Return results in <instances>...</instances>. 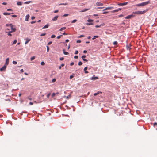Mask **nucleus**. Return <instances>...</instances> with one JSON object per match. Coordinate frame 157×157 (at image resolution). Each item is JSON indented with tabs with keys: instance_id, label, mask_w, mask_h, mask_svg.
Listing matches in <instances>:
<instances>
[{
	"instance_id": "obj_17",
	"label": "nucleus",
	"mask_w": 157,
	"mask_h": 157,
	"mask_svg": "<svg viewBox=\"0 0 157 157\" xmlns=\"http://www.w3.org/2000/svg\"><path fill=\"white\" fill-rule=\"evenodd\" d=\"M63 53L64 55H67L69 54V53L65 51V50L64 49H63Z\"/></svg>"
},
{
	"instance_id": "obj_21",
	"label": "nucleus",
	"mask_w": 157,
	"mask_h": 157,
	"mask_svg": "<svg viewBox=\"0 0 157 157\" xmlns=\"http://www.w3.org/2000/svg\"><path fill=\"white\" fill-rule=\"evenodd\" d=\"M66 29V28L65 27H62V28H61L60 29H59V31H62L63 30H64L65 29Z\"/></svg>"
},
{
	"instance_id": "obj_7",
	"label": "nucleus",
	"mask_w": 157,
	"mask_h": 157,
	"mask_svg": "<svg viewBox=\"0 0 157 157\" xmlns=\"http://www.w3.org/2000/svg\"><path fill=\"white\" fill-rule=\"evenodd\" d=\"M98 79V77L95 76V75L91 77V79L92 80H95Z\"/></svg>"
},
{
	"instance_id": "obj_35",
	"label": "nucleus",
	"mask_w": 157,
	"mask_h": 157,
	"mask_svg": "<svg viewBox=\"0 0 157 157\" xmlns=\"http://www.w3.org/2000/svg\"><path fill=\"white\" fill-rule=\"evenodd\" d=\"M56 81V78H54L52 79V82L53 83L54 82Z\"/></svg>"
},
{
	"instance_id": "obj_37",
	"label": "nucleus",
	"mask_w": 157,
	"mask_h": 157,
	"mask_svg": "<svg viewBox=\"0 0 157 157\" xmlns=\"http://www.w3.org/2000/svg\"><path fill=\"white\" fill-rule=\"evenodd\" d=\"M88 9H84L83 11H82V12H85V11H86L87 10H88Z\"/></svg>"
},
{
	"instance_id": "obj_4",
	"label": "nucleus",
	"mask_w": 157,
	"mask_h": 157,
	"mask_svg": "<svg viewBox=\"0 0 157 157\" xmlns=\"http://www.w3.org/2000/svg\"><path fill=\"white\" fill-rule=\"evenodd\" d=\"M6 67V66L4 65L2 68H0V71H2L5 70Z\"/></svg>"
},
{
	"instance_id": "obj_6",
	"label": "nucleus",
	"mask_w": 157,
	"mask_h": 157,
	"mask_svg": "<svg viewBox=\"0 0 157 157\" xmlns=\"http://www.w3.org/2000/svg\"><path fill=\"white\" fill-rule=\"evenodd\" d=\"M103 4L102 3H101L100 2H97L96 3V6H103Z\"/></svg>"
},
{
	"instance_id": "obj_64",
	"label": "nucleus",
	"mask_w": 157,
	"mask_h": 157,
	"mask_svg": "<svg viewBox=\"0 0 157 157\" xmlns=\"http://www.w3.org/2000/svg\"><path fill=\"white\" fill-rule=\"evenodd\" d=\"M35 18V17L34 16H32L31 17V19L32 20H33Z\"/></svg>"
},
{
	"instance_id": "obj_23",
	"label": "nucleus",
	"mask_w": 157,
	"mask_h": 157,
	"mask_svg": "<svg viewBox=\"0 0 157 157\" xmlns=\"http://www.w3.org/2000/svg\"><path fill=\"white\" fill-rule=\"evenodd\" d=\"M12 33L11 31H10L8 33V35L9 36H12V34H11V33Z\"/></svg>"
},
{
	"instance_id": "obj_54",
	"label": "nucleus",
	"mask_w": 157,
	"mask_h": 157,
	"mask_svg": "<svg viewBox=\"0 0 157 157\" xmlns=\"http://www.w3.org/2000/svg\"><path fill=\"white\" fill-rule=\"evenodd\" d=\"M55 94H56L55 93H53L52 95V97H54L55 96Z\"/></svg>"
},
{
	"instance_id": "obj_32",
	"label": "nucleus",
	"mask_w": 157,
	"mask_h": 157,
	"mask_svg": "<svg viewBox=\"0 0 157 157\" xmlns=\"http://www.w3.org/2000/svg\"><path fill=\"white\" fill-rule=\"evenodd\" d=\"M82 63L81 62V61H79V62H78V65H79V66H80V65H81L82 64Z\"/></svg>"
},
{
	"instance_id": "obj_16",
	"label": "nucleus",
	"mask_w": 157,
	"mask_h": 157,
	"mask_svg": "<svg viewBox=\"0 0 157 157\" xmlns=\"http://www.w3.org/2000/svg\"><path fill=\"white\" fill-rule=\"evenodd\" d=\"M99 93H102L101 92V91H98L97 93H94V96H96L99 94Z\"/></svg>"
},
{
	"instance_id": "obj_13",
	"label": "nucleus",
	"mask_w": 157,
	"mask_h": 157,
	"mask_svg": "<svg viewBox=\"0 0 157 157\" xmlns=\"http://www.w3.org/2000/svg\"><path fill=\"white\" fill-rule=\"evenodd\" d=\"M11 31H10L12 32H15L16 30V29L15 28H13V27L11 28Z\"/></svg>"
},
{
	"instance_id": "obj_51",
	"label": "nucleus",
	"mask_w": 157,
	"mask_h": 157,
	"mask_svg": "<svg viewBox=\"0 0 157 157\" xmlns=\"http://www.w3.org/2000/svg\"><path fill=\"white\" fill-rule=\"evenodd\" d=\"M50 93H49L47 95V98H49V97L50 96Z\"/></svg>"
},
{
	"instance_id": "obj_41",
	"label": "nucleus",
	"mask_w": 157,
	"mask_h": 157,
	"mask_svg": "<svg viewBox=\"0 0 157 157\" xmlns=\"http://www.w3.org/2000/svg\"><path fill=\"white\" fill-rule=\"evenodd\" d=\"M62 36H63L62 35H61L57 36V39H59Z\"/></svg>"
},
{
	"instance_id": "obj_47",
	"label": "nucleus",
	"mask_w": 157,
	"mask_h": 157,
	"mask_svg": "<svg viewBox=\"0 0 157 157\" xmlns=\"http://www.w3.org/2000/svg\"><path fill=\"white\" fill-rule=\"evenodd\" d=\"M71 96V95H69L68 96H67L66 97V98L67 99H69V98Z\"/></svg>"
},
{
	"instance_id": "obj_10",
	"label": "nucleus",
	"mask_w": 157,
	"mask_h": 157,
	"mask_svg": "<svg viewBox=\"0 0 157 157\" xmlns=\"http://www.w3.org/2000/svg\"><path fill=\"white\" fill-rule=\"evenodd\" d=\"M9 58H7L6 60V62H5V65L7 66L9 64Z\"/></svg>"
},
{
	"instance_id": "obj_44",
	"label": "nucleus",
	"mask_w": 157,
	"mask_h": 157,
	"mask_svg": "<svg viewBox=\"0 0 157 157\" xmlns=\"http://www.w3.org/2000/svg\"><path fill=\"white\" fill-rule=\"evenodd\" d=\"M9 26H10L11 28L13 27V25L12 24H9Z\"/></svg>"
},
{
	"instance_id": "obj_19",
	"label": "nucleus",
	"mask_w": 157,
	"mask_h": 157,
	"mask_svg": "<svg viewBox=\"0 0 157 157\" xmlns=\"http://www.w3.org/2000/svg\"><path fill=\"white\" fill-rule=\"evenodd\" d=\"M64 66V64H62L61 65L59 66V69H61V68L62 67H63Z\"/></svg>"
},
{
	"instance_id": "obj_56",
	"label": "nucleus",
	"mask_w": 157,
	"mask_h": 157,
	"mask_svg": "<svg viewBox=\"0 0 157 157\" xmlns=\"http://www.w3.org/2000/svg\"><path fill=\"white\" fill-rule=\"evenodd\" d=\"M52 43V42L50 41L47 44L48 45H50Z\"/></svg>"
},
{
	"instance_id": "obj_18",
	"label": "nucleus",
	"mask_w": 157,
	"mask_h": 157,
	"mask_svg": "<svg viewBox=\"0 0 157 157\" xmlns=\"http://www.w3.org/2000/svg\"><path fill=\"white\" fill-rule=\"evenodd\" d=\"M3 14L4 15H10L11 14V13H8L6 12H4Z\"/></svg>"
},
{
	"instance_id": "obj_14",
	"label": "nucleus",
	"mask_w": 157,
	"mask_h": 157,
	"mask_svg": "<svg viewBox=\"0 0 157 157\" xmlns=\"http://www.w3.org/2000/svg\"><path fill=\"white\" fill-rule=\"evenodd\" d=\"M25 40H26L25 42V44H27L31 40L29 38H26Z\"/></svg>"
},
{
	"instance_id": "obj_42",
	"label": "nucleus",
	"mask_w": 157,
	"mask_h": 157,
	"mask_svg": "<svg viewBox=\"0 0 157 157\" xmlns=\"http://www.w3.org/2000/svg\"><path fill=\"white\" fill-rule=\"evenodd\" d=\"M87 68H88V67H85L84 68V71H86V70H87Z\"/></svg>"
},
{
	"instance_id": "obj_59",
	"label": "nucleus",
	"mask_w": 157,
	"mask_h": 157,
	"mask_svg": "<svg viewBox=\"0 0 157 157\" xmlns=\"http://www.w3.org/2000/svg\"><path fill=\"white\" fill-rule=\"evenodd\" d=\"M36 22V21H32V22H31V23L32 24H33L35 23Z\"/></svg>"
},
{
	"instance_id": "obj_25",
	"label": "nucleus",
	"mask_w": 157,
	"mask_h": 157,
	"mask_svg": "<svg viewBox=\"0 0 157 157\" xmlns=\"http://www.w3.org/2000/svg\"><path fill=\"white\" fill-rule=\"evenodd\" d=\"M17 40H14V41L13 42V43L12 44L13 45V44H16V43H17Z\"/></svg>"
},
{
	"instance_id": "obj_48",
	"label": "nucleus",
	"mask_w": 157,
	"mask_h": 157,
	"mask_svg": "<svg viewBox=\"0 0 157 157\" xmlns=\"http://www.w3.org/2000/svg\"><path fill=\"white\" fill-rule=\"evenodd\" d=\"M78 51H77V50H76V51H75V54H78Z\"/></svg>"
},
{
	"instance_id": "obj_26",
	"label": "nucleus",
	"mask_w": 157,
	"mask_h": 157,
	"mask_svg": "<svg viewBox=\"0 0 157 157\" xmlns=\"http://www.w3.org/2000/svg\"><path fill=\"white\" fill-rule=\"evenodd\" d=\"M35 59V57L34 56H33L31 58L30 60H31V61H32V60L34 59Z\"/></svg>"
},
{
	"instance_id": "obj_62",
	"label": "nucleus",
	"mask_w": 157,
	"mask_h": 157,
	"mask_svg": "<svg viewBox=\"0 0 157 157\" xmlns=\"http://www.w3.org/2000/svg\"><path fill=\"white\" fill-rule=\"evenodd\" d=\"M27 98L30 100H32V98H30L29 97H28Z\"/></svg>"
},
{
	"instance_id": "obj_12",
	"label": "nucleus",
	"mask_w": 157,
	"mask_h": 157,
	"mask_svg": "<svg viewBox=\"0 0 157 157\" xmlns=\"http://www.w3.org/2000/svg\"><path fill=\"white\" fill-rule=\"evenodd\" d=\"M50 26V25L48 23L46 25L44 26L43 28V29H44L45 28H48Z\"/></svg>"
},
{
	"instance_id": "obj_33",
	"label": "nucleus",
	"mask_w": 157,
	"mask_h": 157,
	"mask_svg": "<svg viewBox=\"0 0 157 157\" xmlns=\"http://www.w3.org/2000/svg\"><path fill=\"white\" fill-rule=\"evenodd\" d=\"M41 65H45V63L43 61L41 62Z\"/></svg>"
},
{
	"instance_id": "obj_36",
	"label": "nucleus",
	"mask_w": 157,
	"mask_h": 157,
	"mask_svg": "<svg viewBox=\"0 0 157 157\" xmlns=\"http://www.w3.org/2000/svg\"><path fill=\"white\" fill-rule=\"evenodd\" d=\"M12 63L14 64H17V62L14 61H13Z\"/></svg>"
},
{
	"instance_id": "obj_52",
	"label": "nucleus",
	"mask_w": 157,
	"mask_h": 157,
	"mask_svg": "<svg viewBox=\"0 0 157 157\" xmlns=\"http://www.w3.org/2000/svg\"><path fill=\"white\" fill-rule=\"evenodd\" d=\"M64 59V58L63 57H60V58H59V60H63Z\"/></svg>"
},
{
	"instance_id": "obj_39",
	"label": "nucleus",
	"mask_w": 157,
	"mask_h": 157,
	"mask_svg": "<svg viewBox=\"0 0 157 157\" xmlns=\"http://www.w3.org/2000/svg\"><path fill=\"white\" fill-rule=\"evenodd\" d=\"M113 44L114 45H117V41H115L114 42Z\"/></svg>"
},
{
	"instance_id": "obj_28",
	"label": "nucleus",
	"mask_w": 157,
	"mask_h": 157,
	"mask_svg": "<svg viewBox=\"0 0 157 157\" xmlns=\"http://www.w3.org/2000/svg\"><path fill=\"white\" fill-rule=\"evenodd\" d=\"M113 8V7H107V10H110Z\"/></svg>"
},
{
	"instance_id": "obj_15",
	"label": "nucleus",
	"mask_w": 157,
	"mask_h": 157,
	"mask_svg": "<svg viewBox=\"0 0 157 157\" xmlns=\"http://www.w3.org/2000/svg\"><path fill=\"white\" fill-rule=\"evenodd\" d=\"M23 2H17V4L18 6H21L22 5Z\"/></svg>"
},
{
	"instance_id": "obj_58",
	"label": "nucleus",
	"mask_w": 157,
	"mask_h": 157,
	"mask_svg": "<svg viewBox=\"0 0 157 157\" xmlns=\"http://www.w3.org/2000/svg\"><path fill=\"white\" fill-rule=\"evenodd\" d=\"M77 43H80L81 42V41L80 40H77L76 41Z\"/></svg>"
},
{
	"instance_id": "obj_38",
	"label": "nucleus",
	"mask_w": 157,
	"mask_h": 157,
	"mask_svg": "<svg viewBox=\"0 0 157 157\" xmlns=\"http://www.w3.org/2000/svg\"><path fill=\"white\" fill-rule=\"evenodd\" d=\"M86 57V56L85 55H83L82 56L81 58L83 59H84Z\"/></svg>"
},
{
	"instance_id": "obj_22",
	"label": "nucleus",
	"mask_w": 157,
	"mask_h": 157,
	"mask_svg": "<svg viewBox=\"0 0 157 157\" xmlns=\"http://www.w3.org/2000/svg\"><path fill=\"white\" fill-rule=\"evenodd\" d=\"M31 2L30 1H26L24 3L25 4H29Z\"/></svg>"
},
{
	"instance_id": "obj_45",
	"label": "nucleus",
	"mask_w": 157,
	"mask_h": 157,
	"mask_svg": "<svg viewBox=\"0 0 157 157\" xmlns=\"http://www.w3.org/2000/svg\"><path fill=\"white\" fill-rule=\"evenodd\" d=\"M56 37V36L54 35H52L51 36V37L52 38H55V37Z\"/></svg>"
},
{
	"instance_id": "obj_40",
	"label": "nucleus",
	"mask_w": 157,
	"mask_h": 157,
	"mask_svg": "<svg viewBox=\"0 0 157 157\" xmlns=\"http://www.w3.org/2000/svg\"><path fill=\"white\" fill-rule=\"evenodd\" d=\"M84 35H80V36H78V38H81V37H84Z\"/></svg>"
},
{
	"instance_id": "obj_20",
	"label": "nucleus",
	"mask_w": 157,
	"mask_h": 157,
	"mask_svg": "<svg viewBox=\"0 0 157 157\" xmlns=\"http://www.w3.org/2000/svg\"><path fill=\"white\" fill-rule=\"evenodd\" d=\"M68 5V3H60L59 4V5Z\"/></svg>"
},
{
	"instance_id": "obj_49",
	"label": "nucleus",
	"mask_w": 157,
	"mask_h": 157,
	"mask_svg": "<svg viewBox=\"0 0 157 157\" xmlns=\"http://www.w3.org/2000/svg\"><path fill=\"white\" fill-rule=\"evenodd\" d=\"M126 48L127 49H130V47L128 45H127Z\"/></svg>"
},
{
	"instance_id": "obj_29",
	"label": "nucleus",
	"mask_w": 157,
	"mask_h": 157,
	"mask_svg": "<svg viewBox=\"0 0 157 157\" xmlns=\"http://www.w3.org/2000/svg\"><path fill=\"white\" fill-rule=\"evenodd\" d=\"M118 11H118V9H117V10H114L112 12H113V13H114V12H117Z\"/></svg>"
},
{
	"instance_id": "obj_43",
	"label": "nucleus",
	"mask_w": 157,
	"mask_h": 157,
	"mask_svg": "<svg viewBox=\"0 0 157 157\" xmlns=\"http://www.w3.org/2000/svg\"><path fill=\"white\" fill-rule=\"evenodd\" d=\"M69 15V14H64L63 16V17H66V16H67Z\"/></svg>"
},
{
	"instance_id": "obj_1",
	"label": "nucleus",
	"mask_w": 157,
	"mask_h": 157,
	"mask_svg": "<svg viewBox=\"0 0 157 157\" xmlns=\"http://www.w3.org/2000/svg\"><path fill=\"white\" fill-rule=\"evenodd\" d=\"M150 3V1H148L142 2L141 3H139L136 5V6H142L146 5Z\"/></svg>"
},
{
	"instance_id": "obj_63",
	"label": "nucleus",
	"mask_w": 157,
	"mask_h": 157,
	"mask_svg": "<svg viewBox=\"0 0 157 157\" xmlns=\"http://www.w3.org/2000/svg\"><path fill=\"white\" fill-rule=\"evenodd\" d=\"M154 126H155L156 125H157V122H155L153 124Z\"/></svg>"
},
{
	"instance_id": "obj_30",
	"label": "nucleus",
	"mask_w": 157,
	"mask_h": 157,
	"mask_svg": "<svg viewBox=\"0 0 157 157\" xmlns=\"http://www.w3.org/2000/svg\"><path fill=\"white\" fill-rule=\"evenodd\" d=\"M45 35H46L45 33H43L41 34L40 36H44Z\"/></svg>"
},
{
	"instance_id": "obj_8",
	"label": "nucleus",
	"mask_w": 157,
	"mask_h": 157,
	"mask_svg": "<svg viewBox=\"0 0 157 157\" xmlns=\"http://www.w3.org/2000/svg\"><path fill=\"white\" fill-rule=\"evenodd\" d=\"M128 4V2H125L123 3H119L117 5L119 6H124L127 5Z\"/></svg>"
},
{
	"instance_id": "obj_55",
	"label": "nucleus",
	"mask_w": 157,
	"mask_h": 157,
	"mask_svg": "<svg viewBox=\"0 0 157 157\" xmlns=\"http://www.w3.org/2000/svg\"><path fill=\"white\" fill-rule=\"evenodd\" d=\"M12 17H17V16L15 15H12Z\"/></svg>"
},
{
	"instance_id": "obj_27",
	"label": "nucleus",
	"mask_w": 157,
	"mask_h": 157,
	"mask_svg": "<svg viewBox=\"0 0 157 157\" xmlns=\"http://www.w3.org/2000/svg\"><path fill=\"white\" fill-rule=\"evenodd\" d=\"M77 21V20L76 19H74L71 22V23H74L76 22Z\"/></svg>"
},
{
	"instance_id": "obj_61",
	"label": "nucleus",
	"mask_w": 157,
	"mask_h": 157,
	"mask_svg": "<svg viewBox=\"0 0 157 157\" xmlns=\"http://www.w3.org/2000/svg\"><path fill=\"white\" fill-rule=\"evenodd\" d=\"M73 77H74L72 75H70V78L71 79Z\"/></svg>"
},
{
	"instance_id": "obj_11",
	"label": "nucleus",
	"mask_w": 157,
	"mask_h": 157,
	"mask_svg": "<svg viewBox=\"0 0 157 157\" xmlns=\"http://www.w3.org/2000/svg\"><path fill=\"white\" fill-rule=\"evenodd\" d=\"M30 17L29 14H28L27 15L25 16V20L26 21H28V19Z\"/></svg>"
},
{
	"instance_id": "obj_53",
	"label": "nucleus",
	"mask_w": 157,
	"mask_h": 157,
	"mask_svg": "<svg viewBox=\"0 0 157 157\" xmlns=\"http://www.w3.org/2000/svg\"><path fill=\"white\" fill-rule=\"evenodd\" d=\"M7 10L8 11H13V10L11 9H7Z\"/></svg>"
},
{
	"instance_id": "obj_9",
	"label": "nucleus",
	"mask_w": 157,
	"mask_h": 157,
	"mask_svg": "<svg viewBox=\"0 0 157 157\" xmlns=\"http://www.w3.org/2000/svg\"><path fill=\"white\" fill-rule=\"evenodd\" d=\"M58 17V16H55L52 19V21H55L57 20Z\"/></svg>"
},
{
	"instance_id": "obj_3",
	"label": "nucleus",
	"mask_w": 157,
	"mask_h": 157,
	"mask_svg": "<svg viewBox=\"0 0 157 157\" xmlns=\"http://www.w3.org/2000/svg\"><path fill=\"white\" fill-rule=\"evenodd\" d=\"M87 21L88 22H92L93 21V20L91 19H88L87 20ZM92 24L93 23L91 22H87L86 23V25H90Z\"/></svg>"
},
{
	"instance_id": "obj_24",
	"label": "nucleus",
	"mask_w": 157,
	"mask_h": 157,
	"mask_svg": "<svg viewBox=\"0 0 157 157\" xmlns=\"http://www.w3.org/2000/svg\"><path fill=\"white\" fill-rule=\"evenodd\" d=\"M98 36H94L92 38V40H94L96 38H98Z\"/></svg>"
},
{
	"instance_id": "obj_46",
	"label": "nucleus",
	"mask_w": 157,
	"mask_h": 157,
	"mask_svg": "<svg viewBox=\"0 0 157 157\" xmlns=\"http://www.w3.org/2000/svg\"><path fill=\"white\" fill-rule=\"evenodd\" d=\"M108 12H107V11H105V12H103L102 13L103 14H106L107 13H108Z\"/></svg>"
},
{
	"instance_id": "obj_57",
	"label": "nucleus",
	"mask_w": 157,
	"mask_h": 157,
	"mask_svg": "<svg viewBox=\"0 0 157 157\" xmlns=\"http://www.w3.org/2000/svg\"><path fill=\"white\" fill-rule=\"evenodd\" d=\"M124 16V15L122 14H121L118 16L119 17H121Z\"/></svg>"
},
{
	"instance_id": "obj_5",
	"label": "nucleus",
	"mask_w": 157,
	"mask_h": 157,
	"mask_svg": "<svg viewBox=\"0 0 157 157\" xmlns=\"http://www.w3.org/2000/svg\"><path fill=\"white\" fill-rule=\"evenodd\" d=\"M134 16V15L131 14L130 15H128V16L126 17L125 18L126 19H129L132 18V17H133Z\"/></svg>"
},
{
	"instance_id": "obj_34",
	"label": "nucleus",
	"mask_w": 157,
	"mask_h": 157,
	"mask_svg": "<svg viewBox=\"0 0 157 157\" xmlns=\"http://www.w3.org/2000/svg\"><path fill=\"white\" fill-rule=\"evenodd\" d=\"M101 25H96L95 26V27L96 28H99L101 26Z\"/></svg>"
},
{
	"instance_id": "obj_31",
	"label": "nucleus",
	"mask_w": 157,
	"mask_h": 157,
	"mask_svg": "<svg viewBox=\"0 0 157 157\" xmlns=\"http://www.w3.org/2000/svg\"><path fill=\"white\" fill-rule=\"evenodd\" d=\"M49 50V47L48 46H47V51L48 52Z\"/></svg>"
},
{
	"instance_id": "obj_60",
	"label": "nucleus",
	"mask_w": 157,
	"mask_h": 157,
	"mask_svg": "<svg viewBox=\"0 0 157 157\" xmlns=\"http://www.w3.org/2000/svg\"><path fill=\"white\" fill-rule=\"evenodd\" d=\"M58 11H59V10H56L54 11V13H56L58 12Z\"/></svg>"
},
{
	"instance_id": "obj_50",
	"label": "nucleus",
	"mask_w": 157,
	"mask_h": 157,
	"mask_svg": "<svg viewBox=\"0 0 157 157\" xmlns=\"http://www.w3.org/2000/svg\"><path fill=\"white\" fill-rule=\"evenodd\" d=\"M78 56H74V58L75 59H78Z\"/></svg>"
},
{
	"instance_id": "obj_2",
	"label": "nucleus",
	"mask_w": 157,
	"mask_h": 157,
	"mask_svg": "<svg viewBox=\"0 0 157 157\" xmlns=\"http://www.w3.org/2000/svg\"><path fill=\"white\" fill-rule=\"evenodd\" d=\"M145 12L146 11L145 10L143 11H138L133 12V13L137 14H144Z\"/></svg>"
}]
</instances>
